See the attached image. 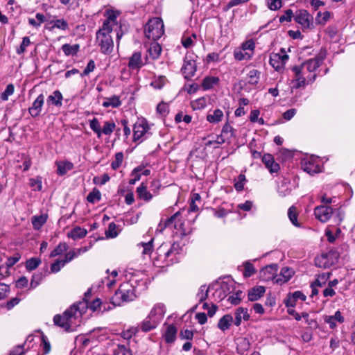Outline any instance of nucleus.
Wrapping results in <instances>:
<instances>
[{"label": "nucleus", "instance_id": "1", "mask_svg": "<svg viewBox=\"0 0 355 355\" xmlns=\"http://www.w3.org/2000/svg\"><path fill=\"white\" fill-rule=\"evenodd\" d=\"M85 307L86 304L84 302L74 303L62 315H54V324L64 329L66 331H69L71 329L72 320L77 318V313H79L80 316L83 315L85 313Z\"/></svg>", "mask_w": 355, "mask_h": 355}, {"label": "nucleus", "instance_id": "2", "mask_svg": "<svg viewBox=\"0 0 355 355\" xmlns=\"http://www.w3.org/2000/svg\"><path fill=\"white\" fill-rule=\"evenodd\" d=\"M112 31L101 27L96 33V43L104 55H110L114 50V41L110 35Z\"/></svg>", "mask_w": 355, "mask_h": 355}, {"label": "nucleus", "instance_id": "3", "mask_svg": "<svg viewBox=\"0 0 355 355\" xmlns=\"http://www.w3.org/2000/svg\"><path fill=\"white\" fill-rule=\"evenodd\" d=\"M136 297L135 289L128 284L121 285L110 299V303L114 306H121L124 302L132 301Z\"/></svg>", "mask_w": 355, "mask_h": 355}, {"label": "nucleus", "instance_id": "4", "mask_svg": "<svg viewBox=\"0 0 355 355\" xmlns=\"http://www.w3.org/2000/svg\"><path fill=\"white\" fill-rule=\"evenodd\" d=\"M144 33L149 40L153 41L159 40L164 33L162 19L159 17L150 19L145 26Z\"/></svg>", "mask_w": 355, "mask_h": 355}, {"label": "nucleus", "instance_id": "5", "mask_svg": "<svg viewBox=\"0 0 355 355\" xmlns=\"http://www.w3.org/2000/svg\"><path fill=\"white\" fill-rule=\"evenodd\" d=\"M89 127L91 130L96 135L98 138H101L102 134L110 135L116 128V124L112 120L104 122L103 128H101L97 118H94L89 121Z\"/></svg>", "mask_w": 355, "mask_h": 355}, {"label": "nucleus", "instance_id": "6", "mask_svg": "<svg viewBox=\"0 0 355 355\" xmlns=\"http://www.w3.org/2000/svg\"><path fill=\"white\" fill-rule=\"evenodd\" d=\"M294 20L296 23L300 24L302 28H313V17L305 9H300L295 12Z\"/></svg>", "mask_w": 355, "mask_h": 355}, {"label": "nucleus", "instance_id": "7", "mask_svg": "<svg viewBox=\"0 0 355 355\" xmlns=\"http://www.w3.org/2000/svg\"><path fill=\"white\" fill-rule=\"evenodd\" d=\"M289 59L288 54L281 55L280 53H272L270 55L269 64L277 71L284 70L286 62Z\"/></svg>", "mask_w": 355, "mask_h": 355}, {"label": "nucleus", "instance_id": "8", "mask_svg": "<svg viewBox=\"0 0 355 355\" xmlns=\"http://www.w3.org/2000/svg\"><path fill=\"white\" fill-rule=\"evenodd\" d=\"M301 167L304 171L311 175H313L322 171L319 161L313 158L302 160Z\"/></svg>", "mask_w": 355, "mask_h": 355}, {"label": "nucleus", "instance_id": "9", "mask_svg": "<svg viewBox=\"0 0 355 355\" xmlns=\"http://www.w3.org/2000/svg\"><path fill=\"white\" fill-rule=\"evenodd\" d=\"M326 53L325 51H320V53L316 55L314 58H311L304 62L302 66L306 67L307 71L310 73L314 72L319 68L322 64L323 60L325 59Z\"/></svg>", "mask_w": 355, "mask_h": 355}, {"label": "nucleus", "instance_id": "10", "mask_svg": "<svg viewBox=\"0 0 355 355\" xmlns=\"http://www.w3.org/2000/svg\"><path fill=\"white\" fill-rule=\"evenodd\" d=\"M333 208L327 205L317 206L314 209V215L315 218L322 223L327 222L331 217Z\"/></svg>", "mask_w": 355, "mask_h": 355}, {"label": "nucleus", "instance_id": "11", "mask_svg": "<svg viewBox=\"0 0 355 355\" xmlns=\"http://www.w3.org/2000/svg\"><path fill=\"white\" fill-rule=\"evenodd\" d=\"M299 299L304 302L306 300V296L300 291L288 293L284 300V304L286 307L292 309L296 306L297 301Z\"/></svg>", "mask_w": 355, "mask_h": 355}, {"label": "nucleus", "instance_id": "12", "mask_svg": "<svg viewBox=\"0 0 355 355\" xmlns=\"http://www.w3.org/2000/svg\"><path fill=\"white\" fill-rule=\"evenodd\" d=\"M120 15V12L112 9H107L104 12L106 19L103 21L101 27L113 31V24H116L117 17Z\"/></svg>", "mask_w": 355, "mask_h": 355}, {"label": "nucleus", "instance_id": "13", "mask_svg": "<svg viewBox=\"0 0 355 355\" xmlns=\"http://www.w3.org/2000/svg\"><path fill=\"white\" fill-rule=\"evenodd\" d=\"M149 130L148 121L143 119L140 122L136 123L133 127V141H139Z\"/></svg>", "mask_w": 355, "mask_h": 355}, {"label": "nucleus", "instance_id": "14", "mask_svg": "<svg viewBox=\"0 0 355 355\" xmlns=\"http://www.w3.org/2000/svg\"><path fill=\"white\" fill-rule=\"evenodd\" d=\"M196 69V61L194 60H187L185 58L181 69L184 78L187 80H190L195 75Z\"/></svg>", "mask_w": 355, "mask_h": 355}, {"label": "nucleus", "instance_id": "15", "mask_svg": "<svg viewBox=\"0 0 355 355\" xmlns=\"http://www.w3.org/2000/svg\"><path fill=\"white\" fill-rule=\"evenodd\" d=\"M44 103V96L41 94L33 101L31 107L28 108V112L32 117L35 118L40 115Z\"/></svg>", "mask_w": 355, "mask_h": 355}, {"label": "nucleus", "instance_id": "16", "mask_svg": "<svg viewBox=\"0 0 355 355\" xmlns=\"http://www.w3.org/2000/svg\"><path fill=\"white\" fill-rule=\"evenodd\" d=\"M148 57L146 58V62L142 60L141 53L140 51L134 52L129 58L128 66L131 69H139L146 64Z\"/></svg>", "mask_w": 355, "mask_h": 355}, {"label": "nucleus", "instance_id": "17", "mask_svg": "<svg viewBox=\"0 0 355 355\" xmlns=\"http://www.w3.org/2000/svg\"><path fill=\"white\" fill-rule=\"evenodd\" d=\"M294 274L295 272L292 268L289 267H284L282 268L280 274L279 275H275L274 282L279 285H282L283 284L288 282Z\"/></svg>", "mask_w": 355, "mask_h": 355}, {"label": "nucleus", "instance_id": "18", "mask_svg": "<svg viewBox=\"0 0 355 355\" xmlns=\"http://www.w3.org/2000/svg\"><path fill=\"white\" fill-rule=\"evenodd\" d=\"M262 162L271 174L274 173H277L280 170L279 164L275 161L271 154H264L262 157Z\"/></svg>", "mask_w": 355, "mask_h": 355}, {"label": "nucleus", "instance_id": "19", "mask_svg": "<svg viewBox=\"0 0 355 355\" xmlns=\"http://www.w3.org/2000/svg\"><path fill=\"white\" fill-rule=\"evenodd\" d=\"M163 252L164 259L169 258L172 254L176 255L180 252V246L178 243H174L171 248L167 249L166 245L162 244L157 249V253L160 256Z\"/></svg>", "mask_w": 355, "mask_h": 355}, {"label": "nucleus", "instance_id": "20", "mask_svg": "<svg viewBox=\"0 0 355 355\" xmlns=\"http://www.w3.org/2000/svg\"><path fill=\"white\" fill-rule=\"evenodd\" d=\"M136 193L137 198L139 200H142L147 202H150L154 197L151 191L148 190L147 184L144 182H141V184L136 189Z\"/></svg>", "mask_w": 355, "mask_h": 355}, {"label": "nucleus", "instance_id": "21", "mask_svg": "<svg viewBox=\"0 0 355 355\" xmlns=\"http://www.w3.org/2000/svg\"><path fill=\"white\" fill-rule=\"evenodd\" d=\"M278 270V266L276 263H272L263 268L261 270V277L266 281L273 279Z\"/></svg>", "mask_w": 355, "mask_h": 355}, {"label": "nucleus", "instance_id": "22", "mask_svg": "<svg viewBox=\"0 0 355 355\" xmlns=\"http://www.w3.org/2000/svg\"><path fill=\"white\" fill-rule=\"evenodd\" d=\"M250 314L248 313V309L243 307H239L234 313V320L233 322L234 325L239 327L241 324L242 319L245 321L250 320Z\"/></svg>", "mask_w": 355, "mask_h": 355}, {"label": "nucleus", "instance_id": "23", "mask_svg": "<svg viewBox=\"0 0 355 355\" xmlns=\"http://www.w3.org/2000/svg\"><path fill=\"white\" fill-rule=\"evenodd\" d=\"M266 288L263 286H256L248 291V298L249 301L254 302L259 300L265 293Z\"/></svg>", "mask_w": 355, "mask_h": 355}, {"label": "nucleus", "instance_id": "24", "mask_svg": "<svg viewBox=\"0 0 355 355\" xmlns=\"http://www.w3.org/2000/svg\"><path fill=\"white\" fill-rule=\"evenodd\" d=\"M63 96L59 90H55L48 96L46 103L49 106L54 105L60 107L62 105Z\"/></svg>", "mask_w": 355, "mask_h": 355}, {"label": "nucleus", "instance_id": "25", "mask_svg": "<svg viewBox=\"0 0 355 355\" xmlns=\"http://www.w3.org/2000/svg\"><path fill=\"white\" fill-rule=\"evenodd\" d=\"M87 231L80 226H76L67 233V237L74 241L83 239L86 236Z\"/></svg>", "mask_w": 355, "mask_h": 355}, {"label": "nucleus", "instance_id": "26", "mask_svg": "<svg viewBox=\"0 0 355 355\" xmlns=\"http://www.w3.org/2000/svg\"><path fill=\"white\" fill-rule=\"evenodd\" d=\"M166 311V307L164 304L162 303L156 304L150 312V318H155V320L162 318Z\"/></svg>", "mask_w": 355, "mask_h": 355}, {"label": "nucleus", "instance_id": "27", "mask_svg": "<svg viewBox=\"0 0 355 355\" xmlns=\"http://www.w3.org/2000/svg\"><path fill=\"white\" fill-rule=\"evenodd\" d=\"M157 325V320L155 318H150V314L144 320L141 324V329L144 332L150 331Z\"/></svg>", "mask_w": 355, "mask_h": 355}, {"label": "nucleus", "instance_id": "28", "mask_svg": "<svg viewBox=\"0 0 355 355\" xmlns=\"http://www.w3.org/2000/svg\"><path fill=\"white\" fill-rule=\"evenodd\" d=\"M261 72L256 69H252L246 74V80L250 85H257L260 80Z\"/></svg>", "mask_w": 355, "mask_h": 355}, {"label": "nucleus", "instance_id": "29", "mask_svg": "<svg viewBox=\"0 0 355 355\" xmlns=\"http://www.w3.org/2000/svg\"><path fill=\"white\" fill-rule=\"evenodd\" d=\"M178 329L174 324H170L167 327L164 334V338L166 343H172L176 339Z\"/></svg>", "mask_w": 355, "mask_h": 355}, {"label": "nucleus", "instance_id": "30", "mask_svg": "<svg viewBox=\"0 0 355 355\" xmlns=\"http://www.w3.org/2000/svg\"><path fill=\"white\" fill-rule=\"evenodd\" d=\"M232 322L233 317L230 314H225L218 320L217 327L221 331H225L230 328Z\"/></svg>", "mask_w": 355, "mask_h": 355}, {"label": "nucleus", "instance_id": "31", "mask_svg": "<svg viewBox=\"0 0 355 355\" xmlns=\"http://www.w3.org/2000/svg\"><path fill=\"white\" fill-rule=\"evenodd\" d=\"M223 116L224 114L221 110L216 109L212 112V113L209 112L207 114L206 119L210 123H218L223 120Z\"/></svg>", "mask_w": 355, "mask_h": 355}, {"label": "nucleus", "instance_id": "32", "mask_svg": "<svg viewBox=\"0 0 355 355\" xmlns=\"http://www.w3.org/2000/svg\"><path fill=\"white\" fill-rule=\"evenodd\" d=\"M230 293V286L227 283L223 282L220 288L216 290L214 295L217 296L219 301H221L225 299Z\"/></svg>", "mask_w": 355, "mask_h": 355}, {"label": "nucleus", "instance_id": "33", "mask_svg": "<svg viewBox=\"0 0 355 355\" xmlns=\"http://www.w3.org/2000/svg\"><path fill=\"white\" fill-rule=\"evenodd\" d=\"M57 174L63 176L68 171L71 170L73 168V163L70 162H57Z\"/></svg>", "mask_w": 355, "mask_h": 355}, {"label": "nucleus", "instance_id": "34", "mask_svg": "<svg viewBox=\"0 0 355 355\" xmlns=\"http://www.w3.org/2000/svg\"><path fill=\"white\" fill-rule=\"evenodd\" d=\"M220 81L218 77L216 76H206L203 78L201 86L203 90H209L217 85Z\"/></svg>", "mask_w": 355, "mask_h": 355}, {"label": "nucleus", "instance_id": "35", "mask_svg": "<svg viewBox=\"0 0 355 355\" xmlns=\"http://www.w3.org/2000/svg\"><path fill=\"white\" fill-rule=\"evenodd\" d=\"M148 52L149 53V56L153 60H157L159 58L161 53H162V46L159 44L157 42L151 43L150 45V47L148 50Z\"/></svg>", "mask_w": 355, "mask_h": 355}, {"label": "nucleus", "instance_id": "36", "mask_svg": "<svg viewBox=\"0 0 355 355\" xmlns=\"http://www.w3.org/2000/svg\"><path fill=\"white\" fill-rule=\"evenodd\" d=\"M298 214H298L296 207L293 205L289 207V209L288 210V216L290 221L294 226H295L297 227H300L301 224L297 220Z\"/></svg>", "mask_w": 355, "mask_h": 355}, {"label": "nucleus", "instance_id": "37", "mask_svg": "<svg viewBox=\"0 0 355 355\" xmlns=\"http://www.w3.org/2000/svg\"><path fill=\"white\" fill-rule=\"evenodd\" d=\"M121 105V101L119 96L114 95L110 98H105V101L103 102L102 105L104 107H112L114 108L119 107Z\"/></svg>", "mask_w": 355, "mask_h": 355}, {"label": "nucleus", "instance_id": "38", "mask_svg": "<svg viewBox=\"0 0 355 355\" xmlns=\"http://www.w3.org/2000/svg\"><path fill=\"white\" fill-rule=\"evenodd\" d=\"M80 49V45L76 44L70 45L69 44H64L62 46V50L63 51L65 55H76Z\"/></svg>", "mask_w": 355, "mask_h": 355}, {"label": "nucleus", "instance_id": "39", "mask_svg": "<svg viewBox=\"0 0 355 355\" xmlns=\"http://www.w3.org/2000/svg\"><path fill=\"white\" fill-rule=\"evenodd\" d=\"M47 216L45 215L35 216L32 218V225L35 230H39L46 222Z\"/></svg>", "mask_w": 355, "mask_h": 355}, {"label": "nucleus", "instance_id": "40", "mask_svg": "<svg viewBox=\"0 0 355 355\" xmlns=\"http://www.w3.org/2000/svg\"><path fill=\"white\" fill-rule=\"evenodd\" d=\"M101 200V193L98 189L94 187L91 192L87 196V200L88 202L94 204Z\"/></svg>", "mask_w": 355, "mask_h": 355}, {"label": "nucleus", "instance_id": "41", "mask_svg": "<svg viewBox=\"0 0 355 355\" xmlns=\"http://www.w3.org/2000/svg\"><path fill=\"white\" fill-rule=\"evenodd\" d=\"M42 261L40 258L32 257L26 260L25 267L27 271L31 272L35 270L41 263Z\"/></svg>", "mask_w": 355, "mask_h": 355}, {"label": "nucleus", "instance_id": "42", "mask_svg": "<svg viewBox=\"0 0 355 355\" xmlns=\"http://www.w3.org/2000/svg\"><path fill=\"white\" fill-rule=\"evenodd\" d=\"M69 249V245L66 242H60L56 248L51 251L50 257H55L56 256L62 254L64 252H66Z\"/></svg>", "mask_w": 355, "mask_h": 355}, {"label": "nucleus", "instance_id": "43", "mask_svg": "<svg viewBox=\"0 0 355 355\" xmlns=\"http://www.w3.org/2000/svg\"><path fill=\"white\" fill-rule=\"evenodd\" d=\"M250 342L247 338H241L237 343V352L241 354H244L250 349Z\"/></svg>", "mask_w": 355, "mask_h": 355}, {"label": "nucleus", "instance_id": "44", "mask_svg": "<svg viewBox=\"0 0 355 355\" xmlns=\"http://www.w3.org/2000/svg\"><path fill=\"white\" fill-rule=\"evenodd\" d=\"M86 304L85 310L87 309H91L92 311H96L98 309L100 311L102 309L103 302L100 298H96L91 302H83Z\"/></svg>", "mask_w": 355, "mask_h": 355}, {"label": "nucleus", "instance_id": "45", "mask_svg": "<svg viewBox=\"0 0 355 355\" xmlns=\"http://www.w3.org/2000/svg\"><path fill=\"white\" fill-rule=\"evenodd\" d=\"M339 257H340V254H339L338 252L334 248H331V250H329V252H327L326 253H322L321 255L322 259H329L332 261V262L338 261Z\"/></svg>", "mask_w": 355, "mask_h": 355}, {"label": "nucleus", "instance_id": "46", "mask_svg": "<svg viewBox=\"0 0 355 355\" xmlns=\"http://www.w3.org/2000/svg\"><path fill=\"white\" fill-rule=\"evenodd\" d=\"M244 266V271H243V276L244 277H250L254 275L256 273V270L253 266L252 263H251L249 261H246L243 264Z\"/></svg>", "mask_w": 355, "mask_h": 355}, {"label": "nucleus", "instance_id": "47", "mask_svg": "<svg viewBox=\"0 0 355 355\" xmlns=\"http://www.w3.org/2000/svg\"><path fill=\"white\" fill-rule=\"evenodd\" d=\"M153 242L154 238H152L148 242H141L139 245H141L144 250L142 251L143 254L150 255L153 252Z\"/></svg>", "mask_w": 355, "mask_h": 355}, {"label": "nucleus", "instance_id": "48", "mask_svg": "<svg viewBox=\"0 0 355 355\" xmlns=\"http://www.w3.org/2000/svg\"><path fill=\"white\" fill-rule=\"evenodd\" d=\"M117 225L115 223L112 222L108 225V229L105 231L107 238H115L118 236Z\"/></svg>", "mask_w": 355, "mask_h": 355}, {"label": "nucleus", "instance_id": "49", "mask_svg": "<svg viewBox=\"0 0 355 355\" xmlns=\"http://www.w3.org/2000/svg\"><path fill=\"white\" fill-rule=\"evenodd\" d=\"M161 187V182L158 179H153L150 181L149 188L154 196L159 194Z\"/></svg>", "mask_w": 355, "mask_h": 355}, {"label": "nucleus", "instance_id": "50", "mask_svg": "<svg viewBox=\"0 0 355 355\" xmlns=\"http://www.w3.org/2000/svg\"><path fill=\"white\" fill-rule=\"evenodd\" d=\"M246 178L245 175L243 173H241L238 176V179L236 181H235L234 184V187L235 189L238 191H242L244 189V182H246Z\"/></svg>", "mask_w": 355, "mask_h": 355}, {"label": "nucleus", "instance_id": "51", "mask_svg": "<svg viewBox=\"0 0 355 355\" xmlns=\"http://www.w3.org/2000/svg\"><path fill=\"white\" fill-rule=\"evenodd\" d=\"M58 28L62 31H66L69 28L67 21L64 19H56L53 21V26L50 28L52 31L53 28Z\"/></svg>", "mask_w": 355, "mask_h": 355}, {"label": "nucleus", "instance_id": "52", "mask_svg": "<svg viewBox=\"0 0 355 355\" xmlns=\"http://www.w3.org/2000/svg\"><path fill=\"white\" fill-rule=\"evenodd\" d=\"M123 160V153L119 152L115 154V159L111 163V167L113 170L119 168Z\"/></svg>", "mask_w": 355, "mask_h": 355}, {"label": "nucleus", "instance_id": "53", "mask_svg": "<svg viewBox=\"0 0 355 355\" xmlns=\"http://www.w3.org/2000/svg\"><path fill=\"white\" fill-rule=\"evenodd\" d=\"M244 51L241 49H236L234 51V57L237 60H250L252 58V55L248 53H244Z\"/></svg>", "mask_w": 355, "mask_h": 355}, {"label": "nucleus", "instance_id": "54", "mask_svg": "<svg viewBox=\"0 0 355 355\" xmlns=\"http://www.w3.org/2000/svg\"><path fill=\"white\" fill-rule=\"evenodd\" d=\"M207 105V100L204 97L199 98L191 103V107L193 110H201Z\"/></svg>", "mask_w": 355, "mask_h": 355}, {"label": "nucleus", "instance_id": "55", "mask_svg": "<svg viewBox=\"0 0 355 355\" xmlns=\"http://www.w3.org/2000/svg\"><path fill=\"white\" fill-rule=\"evenodd\" d=\"M15 91V86L13 84H8L5 91L1 94V99L6 101L8 99V96L13 94Z\"/></svg>", "mask_w": 355, "mask_h": 355}, {"label": "nucleus", "instance_id": "56", "mask_svg": "<svg viewBox=\"0 0 355 355\" xmlns=\"http://www.w3.org/2000/svg\"><path fill=\"white\" fill-rule=\"evenodd\" d=\"M242 291L239 290L234 295L229 296L227 301L233 305H238L241 302Z\"/></svg>", "mask_w": 355, "mask_h": 355}, {"label": "nucleus", "instance_id": "57", "mask_svg": "<svg viewBox=\"0 0 355 355\" xmlns=\"http://www.w3.org/2000/svg\"><path fill=\"white\" fill-rule=\"evenodd\" d=\"M295 15L291 9H287L284 11L283 15L279 17V22L283 23L284 21L291 22L292 19L294 18Z\"/></svg>", "mask_w": 355, "mask_h": 355}, {"label": "nucleus", "instance_id": "58", "mask_svg": "<svg viewBox=\"0 0 355 355\" xmlns=\"http://www.w3.org/2000/svg\"><path fill=\"white\" fill-rule=\"evenodd\" d=\"M209 209L213 212V214L215 217L222 218L225 217L228 214L229 211L227 209L219 207L218 209H214V208H209Z\"/></svg>", "mask_w": 355, "mask_h": 355}, {"label": "nucleus", "instance_id": "59", "mask_svg": "<svg viewBox=\"0 0 355 355\" xmlns=\"http://www.w3.org/2000/svg\"><path fill=\"white\" fill-rule=\"evenodd\" d=\"M268 8L271 10H278L282 6V0H267Z\"/></svg>", "mask_w": 355, "mask_h": 355}, {"label": "nucleus", "instance_id": "60", "mask_svg": "<svg viewBox=\"0 0 355 355\" xmlns=\"http://www.w3.org/2000/svg\"><path fill=\"white\" fill-rule=\"evenodd\" d=\"M31 44L30 38L28 36H25L22 39V42L20 46L17 49V53L21 55L26 51V48Z\"/></svg>", "mask_w": 355, "mask_h": 355}, {"label": "nucleus", "instance_id": "61", "mask_svg": "<svg viewBox=\"0 0 355 355\" xmlns=\"http://www.w3.org/2000/svg\"><path fill=\"white\" fill-rule=\"evenodd\" d=\"M29 184L34 191H41L42 188L41 178H31Z\"/></svg>", "mask_w": 355, "mask_h": 355}, {"label": "nucleus", "instance_id": "62", "mask_svg": "<svg viewBox=\"0 0 355 355\" xmlns=\"http://www.w3.org/2000/svg\"><path fill=\"white\" fill-rule=\"evenodd\" d=\"M41 340L43 353L44 354H47L50 352L51 349V344L49 342L47 337L44 334L41 336Z\"/></svg>", "mask_w": 355, "mask_h": 355}, {"label": "nucleus", "instance_id": "63", "mask_svg": "<svg viewBox=\"0 0 355 355\" xmlns=\"http://www.w3.org/2000/svg\"><path fill=\"white\" fill-rule=\"evenodd\" d=\"M10 291V286L0 282V300L5 299Z\"/></svg>", "mask_w": 355, "mask_h": 355}, {"label": "nucleus", "instance_id": "64", "mask_svg": "<svg viewBox=\"0 0 355 355\" xmlns=\"http://www.w3.org/2000/svg\"><path fill=\"white\" fill-rule=\"evenodd\" d=\"M21 259L19 253L16 252L12 257H8L6 261V266L8 268L12 267L16 263H17Z\"/></svg>", "mask_w": 355, "mask_h": 355}]
</instances>
